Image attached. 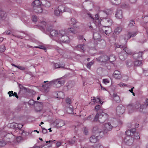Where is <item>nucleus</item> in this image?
<instances>
[{
  "instance_id": "f257e3e1",
  "label": "nucleus",
  "mask_w": 148,
  "mask_h": 148,
  "mask_svg": "<svg viewBox=\"0 0 148 148\" xmlns=\"http://www.w3.org/2000/svg\"><path fill=\"white\" fill-rule=\"evenodd\" d=\"M77 32V30L73 28H68L67 30H61L59 32L55 30H53L51 31L50 35L56 37V40L59 43H68L70 41L69 37L68 36L69 33L71 32L75 34Z\"/></svg>"
},
{
  "instance_id": "f03ea898",
  "label": "nucleus",
  "mask_w": 148,
  "mask_h": 148,
  "mask_svg": "<svg viewBox=\"0 0 148 148\" xmlns=\"http://www.w3.org/2000/svg\"><path fill=\"white\" fill-rule=\"evenodd\" d=\"M107 114L102 112L101 113H99L98 112L95 116L93 120L95 121H98L101 123H103L108 118Z\"/></svg>"
},
{
  "instance_id": "7ed1b4c3",
  "label": "nucleus",
  "mask_w": 148,
  "mask_h": 148,
  "mask_svg": "<svg viewBox=\"0 0 148 148\" xmlns=\"http://www.w3.org/2000/svg\"><path fill=\"white\" fill-rule=\"evenodd\" d=\"M92 132L93 134L95 135L100 136L101 137H102L104 135L103 132L101 131L100 127L98 126H96L93 127Z\"/></svg>"
},
{
  "instance_id": "20e7f679",
  "label": "nucleus",
  "mask_w": 148,
  "mask_h": 148,
  "mask_svg": "<svg viewBox=\"0 0 148 148\" xmlns=\"http://www.w3.org/2000/svg\"><path fill=\"white\" fill-rule=\"evenodd\" d=\"M51 82H53L52 83V85H53L54 87L57 88L60 87L61 85H63L64 83V80L61 78L54 79Z\"/></svg>"
},
{
  "instance_id": "39448f33",
  "label": "nucleus",
  "mask_w": 148,
  "mask_h": 148,
  "mask_svg": "<svg viewBox=\"0 0 148 148\" xmlns=\"http://www.w3.org/2000/svg\"><path fill=\"white\" fill-rule=\"evenodd\" d=\"M52 82L51 81L49 82L48 81H44L43 84H42V87L44 89L45 92H47L52 85Z\"/></svg>"
},
{
  "instance_id": "423d86ee",
  "label": "nucleus",
  "mask_w": 148,
  "mask_h": 148,
  "mask_svg": "<svg viewBox=\"0 0 148 148\" xmlns=\"http://www.w3.org/2000/svg\"><path fill=\"white\" fill-rule=\"evenodd\" d=\"M53 124L55 125L56 127L57 128H60L64 125L65 123L63 120L57 119L53 122Z\"/></svg>"
},
{
  "instance_id": "0eeeda50",
  "label": "nucleus",
  "mask_w": 148,
  "mask_h": 148,
  "mask_svg": "<svg viewBox=\"0 0 148 148\" xmlns=\"http://www.w3.org/2000/svg\"><path fill=\"white\" fill-rule=\"evenodd\" d=\"M126 44V43L125 44V43L122 45H119L118 44H116L115 45V47L117 48H121L124 47L123 49L124 51L123 52H124L125 54H131L132 52L131 50L126 47H125V46Z\"/></svg>"
},
{
  "instance_id": "6e6552de",
  "label": "nucleus",
  "mask_w": 148,
  "mask_h": 148,
  "mask_svg": "<svg viewBox=\"0 0 148 148\" xmlns=\"http://www.w3.org/2000/svg\"><path fill=\"white\" fill-rule=\"evenodd\" d=\"M125 108L122 105H120L116 107V113L117 115L120 116L125 112Z\"/></svg>"
},
{
  "instance_id": "1a4fd4ad",
  "label": "nucleus",
  "mask_w": 148,
  "mask_h": 148,
  "mask_svg": "<svg viewBox=\"0 0 148 148\" xmlns=\"http://www.w3.org/2000/svg\"><path fill=\"white\" fill-rule=\"evenodd\" d=\"M134 108L140 112L142 111L143 110L146 108L145 105H141L139 103H137L134 105Z\"/></svg>"
},
{
  "instance_id": "9d476101",
  "label": "nucleus",
  "mask_w": 148,
  "mask_h": 148,
  "mask_svg": "<svg viewBox=\"0 0 148 148\" xmlns=\"http://www.w3.org/2000/svg\"><path fill=\"white\" fill-rule=\"evenodd\" d=\"M124 141L127 145H131L133 143V139L131 136H126L124 139Z\"/></svg>"
},
{
  "instance_id": "9b49d317",
  "label": "nucleus",
  "mask_w": 148,
  "mask_h": 148,
  "mask_svg": "<svg viewBox=\"0 0 148 148\" xmlns=\"http://www.w3.org/2000/svg\"><path fill=\"white\" fill-rule=\"evenodd\" d=\"M96 59L98 61L105 62L109 60V57L106 55H103L97 58Z\"/></svg>"
},
{
  "instance_id": "f8f14e48",
  "label": "nucleus",
  "mask_w": 148,
  "mask_h": 148,
  "mask_svg": "<svg viewBox=\"0 0 148 148\" xmlns=\"http://www.w3.org/2000/svg\"><path fill=\"white\" fill-rule=\"evenodd\" d=\"M113 75L114 77L116 79H120L122 78L121 72L117 70L114 71Z\"/></svg>"
},
{
  "instance_id": "ddd939ff",
  "label": "nucleus",
  "mask_w": 148,
  "mask_h": 148,
  "mask_svg": "<svg viewBox=\"0 0 148 148\" xmlns=\"http://www.w3.org/2000/svg\"><path fill=\"white\" fill-rule=\"evenodd\" d=\"M103 19V21L106 24V25L104 27H109L112 24V21L110 18H102Z\"/></svg>"
},
{
  "instance_id": "4468645a",
  "label": "nucleus",
  "mask_w": 148,
  "mask_h": 148,
  "mask_svg": "<svg viewBox=\"0 0 148 148\" xmlns=\"http://www.w3.org/2000/svg\"><path fill=\"white\" fill-rule=\"evenodd\" d=\"M136 32L128 33L127 35V38H124V41L125 42V44L127 42L128 39H129L130 38L134 37L136 35Z\"/></svg>"
},
{
  "instance_id": "2eb2a0df",
  "label": "nucleus",
  "mask_w": 148,
  "mask_h": 148,
  "mask_svg": "<svg viewBox=\"0 0 148 148\" xmlns=\"http://www.w3.org/2000/svg\"><path fill=\"white\" fill-rule=\"evenodd\" d=\"M142 52L137 51L133 54V58L135 59H139L142 57Z\"/></svg>"
},
{
  "instance_id": "dca6fc26",
  "label": "nucleus",
  "mask_w": 148,
  "mask_h": 148,
  "mask_svg": "<svg viewBox=\"0 0 148 148\" xmlns=\"http://www.w3.org/2000/svg\"><path fill=\"white\" fill-rule=\"evenodd\" d=\"M112 128V126L111 125L110 123H105L103 127V129L105 132L110 131L111 130Z\"/></svg>"
},
{
  "instance_id": "f3484780",
  "label": "nucleus",
  "mask_w": 148,
  "mask_h": 148,
  "mask_svg": "<svg viewBox=\"0 0 148 148\" xmlns=\"http://www.w3.org/2000/svg\"><path fill=\"white\" fill-rule=\"evenodd\" d=\"M42 4V1L40 2L39 0H35L32 3V5L33 7V8L40 6Z\"/></svg>"
},
{
  "instance_id": "a211bd4d",
  "label": "nucleus",
  "mask_w": 148,
  "mask_h": 148,
  "mask_svg": "<svg viewBox=\"0 0 148 148\" xmlns=\"http://www.w3.org/2000/svg\"><path fill=\"white\" fill-rule=\"evenodd\" d=\"M46 23L45 21H42L41 23V25H40L39 26V28L43 30L45 29V27L46 29L48 31H50L51 29H48V27H46Z\"/></svg>"
},
{
  "instance_id": "6ab92c4d",
  "label": "nucleus",
  "mask_w": 148,
  "mask_h": 148,
  "mask_svg": "<svg viewBox=\"0 0 148 148\" xmlns=\"http://www.w3.org/2000/svg\"><path fill=\"white\" fill-rule=\"evenodd\" d=\"M7 15V14L5 12L0 8V18L4 19L6 18Z\"/></svg>"
},
{
  "instance_id": "aec40b11",
  "label": "nucleus",
  "mask_w": 148,
  "mask_h": 148,
  "mask_svg": "<svg viewBox=\"0 0 148 148\" xmlns=\"http://www.w3.org/2000/svg\"><path fill=\"white\" fill-rule=\"evenodd\" d=\"M135 131L136 130L135 129L128 130L126 131V134L127 135V136H130L132 137L133 136V132H135Z\"/></svg>"
},
{
  "instance_id": "412c9836",
  "label": "nucleus",
  "mask_w": 148,
  "mask_h": 148,
  "mask_svg": "<svg viewBox=\"0 0 148 148\" xmlns=\"http://www.w3.org/2000/svg\"><path fill=\"white\" fill-rule=\"evenodd\" d=\"M92 102L93 103V104H95L96 103H97L98 102H99V103L102 104V102L101 101L100 99L99 98H96L95 97H91Z\"/></svg>"
},
{
  "instance_id": "4be33fe9",
  "label": "nucleus",
  "mask_w": 148,
  "mask_h": 148,
  "mask_svg": "<svg viewBox=\"0 0 148 148\" xmlns=\"http://www.w3.org/2000/svg\"><path fill=\"white\" fill-rule=\"evenodd\" d=\"M67 112L69 114H72L73 113V106L69 105L67 106L66 109Z\"/></svg>"
},
{
  "instance_id": "5701e85b",
  "label": "nucleus",
  "mask_w": 148,
  "mask_h": 148,
  "mask_svg": "<svg viewBox=\"0 0 148 148\" xmlns=\"http://www.w3.org/2000/svg\"><path fill=\"white\" fill-rule=\"evenodd\" d=\"M116 17L119 19H121L123 17L122 13L121 10H118L116 12V14H115Z\"/></svg>"
},
{
  "instance_id": "b1692460",
  "label": "nucleus",
  "mask_w": 148,
  "mask_h": 148,
  "mask_svg": "<svg viewBox=\"0 0 148 148\" xmlns=\"http://www.w3.org/2000/svg\"><path fill=\"white\" fill-rule=\"evenodd\" d=\"M33 10L34 12L38 13H40L42 11V9L41 7V6L34 8Z\"/></svg>"
},
{
  "instance_id": "393cba45",
  "label": "nucleus",
  "mask_w": 148,
  "mask_h": 148,
  "mask_svg": "<svg viewBox=\"0 0 148 148\" xmlns=\"http://www.w3.org/2000/svg\"><path fill=\"white\" fill-rule=\"evenodd\" d=\"M127 54H125L124 52L123 51L120 53L119 54V57L120 59L122 60H124L126 57Z\"/></svg>"
},
{
  "instance_id": "a878e982",
  "label": "nucleus",
  "mask_w": 148,
  "mask_h": 148,
  "mask_svg": "<svg viewBox=\"0 0 148 148\" xmlns=\"http://www.w3.org/2000/svg\"><path fill=\"white\" fill-rule=\"evenodd\" d=\"M98 136H92L90 138V142L93 143H96L98 140L97 137Z\"/></svg>"
},
{
  "instance_id": "bb28decb",
  "label": "nucleus",
  "mask_w": 148,
  "mask_h": 148,
  "mask_svg": "<svg viewBox=\"0 0 148 148\" xmlns=\"http://www.w3.org/2000/svg\"><path fill=\"white\" fill-rule=\"evenodd\" d=\"M122 28L121 27H116L114 30V32L116 34H119L122 31Z\"/></svg>"
},
{
  "instance_id": "cd10ccee",
  "label": "nucleus",
  "mask_w": 148,
  "mask_h": 148,
  "mask_svg": "<svg viewBox=\"0 0 148 148\" xmlns=\"http://www.w3.org/2000/svg\"><path fill=\"white\" fill-rule=\"evenodd\" d=\"M42 5L46 7H49L50 6V3L49 2L45 0H42Z\"/></svg>"
},
{
  "instance_id": "c85d7f7f",
  "label": "nucleus",
  "mask_w": 148,
  "mask_h": 148,
  "mask_svg": "<svg viewBox=\"0 0 148 148\" xmlns=\"http://www.w3.org/2000/svg\"><path fill=\"white\" fill-rule=\"evenodd\" d=\"M113 99L116 102L119 103L120 101V97L116 94H114L113 95Z\"/></svg>"
},
{
  "instance_id": "c756f323",
  "label": "nucleus",
  "mask_w": 148,
  "mask_h": 148,
  "mask_svg": "<svg viewBox=\"0 0 148 148\" xmlns=\"http://www.w3.org/2000/svg\"><path fill=\"white\" fill-rule=\"evenodd\" d=\"M76 48L77 50H79L80 51H84V45H78L76 47Z\"/></svg>"
},
{
  "instance_id": "7c9ffc66",
  "label": "nucleus",
  "mask_w": 148,
  "mask_h": 148,
  "mask_svg": "<svg viewBox=\"0 0 148 148\" xmlns=\"http://www.w3.org/2000/svg\"><path fill=\"white\" fill-rule=\"evenodd\" d=\"M8 93L9 94V96L10 97L14 95L16 98H18V97L17 94V93L16 92H14V93H13V91H12L8 92Z\"/></svg>"
},
{
  "instance_id": "2f4dec72",
  "label": "nucleus",
  "mask_w": 148,
  "mask_h": 148,
  "mask_svg": "<svg viewBox=\"0 0 148 148\" xmlns=\"http://www.w3.org/2000/svg\"><path fill=\"white\" fill-rule=\"evenodd\" d=\"M95 24L96 26H100L101 25V22L102 21H101L99 19L97 18L95 20L93 21Z\"/></svg>"
},
{
  "instance_id": "473e14b6",
  "label": "nucleus",
  "mask_w": 148,
  "mask_h": 148,
  "mask_svg": "<svg viewBox=\"0 0 148 148\" xmlns=\"http://www.w3.org/2000/svg\"><path fill=\"white\" fill-rule=\"evenodd\" d=\"M93 37L95 39H99L100 38L101 36L100 34L97 32H94L93 34Z\"/></svg>"
},
{
  "instance_id": "72a5a7b5",
  "label": "nucleus",
  "mask_w": 148,
  "mask_h": 148,
  "mask_svg": "<svg viewBox=\"0 0 148 148\" xmlns=\"http://www.w3.org/2000/svg\"><path fill=\"white\" fill-rule=\"evenodd\" d=\"M133 136L134 137V138L136 139H138L140 138V137L139 136V134L137 132H133Z\"/></svg>"
},
{
  "instance_id": "f704fd0d",
  "label": "nucleus",
  "mask_w": 148,
  "mask_h": 148,
  "mask_svg": "<svg viewBox=\"0 0 148 148\" xmlns=\"http://www.w3.org/2000/svg\"><path fill=\"white\" fill-rule=\"evenodd\" d=\"M58 97L60 99H63L64 97V93L61 91L59 92L57 94Z\"/></svg>"
},
{
  "instance_id": "c9c22d12",
  "label": "nucleus",
  "mask_w": 148,
  "mask_h": 148,
  "mask_svg": "<svg viewBox=\"0 0 148 148\" xmlns=\"http://www.w3.org/2000/svg\"><path fill=\"white\" fill-rule=\"evenodd\" d=\"M52 65L53 66L54 69H57L58 68H62L63 66H60V65L58 63H53Z\"/></svg>"
},
{
  "instance_id": "e433bc0d",
  "label": "nucleus",
  "mask_w": 148,
  "mask_h": 148,
  "mask_svg": "<svg viewBox=\"0 0 148 148\" xmlns=\"http://www.w3.org/2000/svg\"><path fill=\"white\" fill-rule=\"evenodd\" d=\"M58 10L61 12H64L65 7L64 5H60L58 7Z\"/></svg>"
},
{
  "instance_id": "4c0bfd02",
  "label": "nucleus",
  "mask_w": 148,
  "mask_h": 148,
  "mask_svg": "<svg viewBox=\"0 0 148 148\" xmlns=\"http://www.w3.org/2000/svg\"><path fill=\"white\" fill-rule=\"evenodd\" d=\"M141 63V61L139 60L135 61L134 62V65L136 66H140Z\"/></svg>"
},
{
  "instance_id": "58836bf2",
  "label": "nucleus",
  "mask_w": 148,
  "mask_h": 148,
  "mask_svg": "<svg viewBox=\"0 0 148 148\" xmlns=\"http://www.w3.org/2000/svg\"><path fill=\"white\" fill-rule=\"evenodd\" d=\"M109 60L110 62H112L115 60V56L114 55H111L110 57H109Z\"/></svg>"
},
{
  "instance_id": "ea45409f",
  "label": "nucleus",
  "mask_w": 148,
  "mask_h": 148,
  "mask_svg": "<svg viewBox=\"0 0 148 148\" xmlns=\"http://www.w3.org/2000/svg\"><path fill=\"white\" fill-rule=\"evenodd\" d=\"M133 62L131 60H128L126 61V64L128 67L131 66Z\"/></svg>"
},
{
  "instance_id": "a19ab883",
  "label": "nucleus",
  "mask_w": 148,
  "mask_h": 148,
  "mask_svg": "<svg viewBox=\"0 0 148 148\" xmlns=\"http://www.w3.org/2000/svg\"><path fill=\"white\" fill-rule=\"evenodd\" d=\"M110 1L112 3L115 5L119 4L120 2V0H110Z\"/></svg>"
},
{
  "instance_id": "79ce46f5",
  "label": "nucleus",
  "mask_w": 148,
  "mask_h": 148,
  "mask_svg": "<svg viewBox=\"0 0 148 148\" xmlns=\"http://www.w3.org/2000/svg\"><path fill=\"white\" fill-rule=\"evenodd\" d=\"M17 126H18V124L15 123H12L10 124V127H11L14 129H16Z\"/></svg>"
},
{
  "instance_id": "37998d69",
  "label": "nucleus",
  "mask_w": 148,
  "mask_h": 148,
  "mask_svg": "<svg viewBox=\"0 0 148 148\" xmlns=\"http://www.w3.org/2000/svg\"><path fill=\"white\" fill-rule=\"evenodd\" d=\"M5 50V47L4 45H2L0 46V52H4Z\"/></svg>"
},
{
  "instance_id": "c03bdc74",
  "label": "nucleus",
  "mask_w": 148,
  "mask_h": 148,
  "mask_svg": "<svg viewBox=\"0 0 148 148\" xmlns=\"http://www.w3.org/2000/svg\"><path fill=\"white\" fill-rule=\"evenodd\" d=\"M68 84V85H67V87L68 89L71 88L74 86V85L73 84V82H69Z\"/></svg>"
},
{
  "instance_id": "a18cd8bd",
  "label": "nucleus",
  "mask_w": 148,
  "mask_h": 148,
  "mask_svg": "<svg viewBox=\"0 0 148 148\" xmlns=\"http://www.w3.org/2000/svg\"><path fill=\"white\" fill-rule=\"evenodd\" d=\"M6 144V142L3 139L0 140V147L5 146Z\"/></svg>"
},
{
  "instance_id": "49530a36",
  "label": "nucleus",
  "mask_w": 148,
  "mask_h": 148,
  "mask_svg": "<svg viewBox=\"0 0 148 148\" xmlns=\"http://www.w3.org/2000/svg\"><path fill=\"white\" fill-rule=\"evenodd\" d=\"M88 15L93 19V21H94V20H95V19H97V18L99 19V18L98 17V16L97 14H96L95 15V18H93V17H92V16L91 14H88Z\"/></svg>"
},
{
  "instance_id": "de8ad7c7",
  "label": "nucleus",
  "mask_w": 148,
  "mask_h": 148,
  "mask_svg": "<svg viewBox=\"0 0 148 148\" xmlns=\"http://www.w3.org/2000/svg\"><path fill=\"white\" fill-rule=\"evenodd\" d=\"M34 47L36 48H40L41 49L45 50L46 47L42 45H39L38 46Z\"/></svg>"
},
{
  "instance_id": "09e8293b",
  "label": "nucleus",
  "mask_w": 148,
  "mask_h": 148,
  "mask_svg": "<svg viewBox=\"0 0 148 148\" xmlns=\"http://www.w3.org/2000/svg\"><path fill=\"white\" fill-rule=\"evenodd\" d=\"M95 109L96 111L99 110L100 112H101V107L99 105H97L95 107Z\"/></svg>"
},
{
  "instance_id": "8fccbe9b",
  "label": "nucleus",
  "mask_w": 148,
  "mask_h": 148,
  "mask_svg": "<svg viewBox=\"0 0 148 148\" xmlns=\"http://www.w3.org/2000/svg\"><path fill=\"white\" fill-rule=\"evenodd\" d=\"M94 63V62L92 61L89 62L87 64V67L88 68L90 69L91 66Z\"/></svg>"
},
{
  "instance_id": "3c124183",
  "label": "nucleus",
  "mask_w": 148,
  "mask_h": 148,
  "mask_svg": "<svg viewBox=\"0 0 148 148\" xmlns=\"http://www.w3.org/2000/svg\"><path fill=\"white\" fill-rule=\"evenodd\" d=\"M55 140H49V141H46V143H49L50 144L49 145V146H50L52 143H55Z\"/></svg>"
},
{
  "instance_id": "603ef678",
  "label": "nucleus",
  "mask_w": 148,
  "mask_h": 148,
  "mask_svg": "<svg viewBox=\"0 0 148 148\" xmlns=\"http://www.w3.org/2000/svg\"><path fill=\"white\" fill-rule=\"evenodd\" d=\"M21 134L23 136H27L29 135V133L25 132L24 130H22Z\"/></svg>"
},
{
  "instance_id": "864d4df0",
  "label": "nucleus",
  "mask_w": 148,
  "mask_h": 148,
  "mask_svg": "<svg viewBox=\"0 0 148 148\" xmlns=\"http://www.w3.org/2000/svg\"><path fill=\"white\" fill-rule=\"evenodd\" d=\"M60 12H61L58 9L55 10L54 11L55 14L57 16H58L60 15Z\"/></svg>"
},
{
  "instance_id": "5fc2aeb1",
  "label": "nucleus",
  "mask_w": 148,
  "mask_h": 148,
  "mask_svg": "<svg viewBox=\"0 0 148 148\" xmlns=\"http://www.w3.org/2000/svg\"><path fill=\"white\" fill-rule=\"evenodd\" d=\"M6 136L10 140L13 137V136L12 134H6Z\"/></svg>"
},
{
  "instance_id": "6e6d98bb",
  "label": "nucleus",
  "mask_w": 148,
  "mask_h": 148,
  "mask_svg": "<svg viewBox=\"0 0 148 148\" xmlns=\"http://www.w3.org/2000/svg\"><path fill=\"white\" fill-rule=\"evenodd\" d=\"M19 87L20 89L21 90H27L26 88L23 86V85L21 84H19Z\"/></svg>"
},
{
  "instance_id": "4d7b16f0",
  "label": "nucleus",
  "mask_w": 148,
  "mask_h": 148,
  "mask_svg": "<svg viewBox=\"0 0 148 148\" xmlns=\"http://www.w3.org/2000/svg\"><path fill=\"white\" fill-rule=\"evenodd\" d=\"M75 141L76 140H75V137H74L72 140L71 141H69V143L71 144H73L75 143Z\"/></svg>"
},
{
  "instance_id": "13d9d810",
  "label": "nucleus",
  "mask_w": 148,
  "mask_h": 148,
  "mask_svg": "<svg viewBox=\"0 0 148 148\" xmlns=\"http://www.w3.org/2000/svg\"><path fill=\"white\" fill-rule=\"evenodd\" d=\"M133 108V107L131 105H129L128 106V108L129 109V112L132 113L133 112V110H130V109H132Z\"/></svg>"
},
{
  "instance_id": "bf43d9fd",
  "label": "nucleus",
  "mask_w": 148,
  "mask_h": 148,
  "mask_svg": "<svg viewBox=\"0 0 148 148\" xmlns=\"http://www.w3.org/2000/svg\"><path fill=\"white\" fill-rule=\"evenodd\" d=\"M71 24L73 25L75 24L76 23V20L73 18L71 19Z\"/></svg>"
},
{
  "instance_id": "052dcab7",
  "label": "nucleus",
  "mask_w": 148,
  "mask_h": 148,
  "mask_svg": "<svg viewBox=\"0 0 148 148\" xmlns=\"http://www.w3.org/2000/svg\"><path fill=\"white\" fill-rule=\"evenodd\" d=\"M134 24H135V22H134L133 20L131 21L130 22L129 24V26L130 27H131L134 25Z\"/></svg>"
},
{
  "instance_id": "680f3d73",
  "label": "nucleus",
  "mask_w": 148,
  "mask_h": 148,
  "mask_svg": "<svg viewBox=\"0 0 148 148\" xmlns=\"http://www.w3.org/2000/svg\"><path fill=\"white\" fill-rule=\"evenodd\" d=\"M32 21L35 22H36L37 21L38 18L36 16H33L32 17Z\"/></svg>"
},
{
  "instance_id": "e2e57ef3",
  "label": "nucleus",
  "mask_w": 148,
  "mask_h": 148,
  "mask_svg": "<svg viewBox=\"0 0 148 148\" xmlns=\"http://www.w3.org/2000/svg\"><path fill=\"white\" fill-rule=\"evenodd\" d=\"M103 70V68L101 67L98 68L97 70V72L98 73L100 74L101 73Z\"/></svg>"
},
{
  "instance_id": "0e129e2a",
  "label": "nucleus",
  "mask_w": 148,
  "mask_h": 148,
  "mask_svg": "<svg viewBox=\"0 0 148 148\" xmlns=\"http://www.w3.org/2000/svg\"><path fill=\"white\" fill-rule=\"evenodd\" d=\"M118 85L120 87L122 86L123 87H125L127 86L126 84L122 82L119 83L118 84Z\"/></svg>"
},
{
  "instance_id": "69168bd1",
  "label": "nucleus",
  "mask_w": 148,
  "mask_h": 148,
  "mask_svg": "<svg viewBox=\"0 0 148 148\" xmlns=\"http://www.w3.org/2000/svg\"><path fill=\"white\" fill-rule=\"evenodd\" d=\"M17 68L19 69L22 70H24L25 69V68L23 66H18Z\"/></svg>"
},
{
  "instance_id": "338daca9",
  "label": "nucleus",
  "mask_w": 148,
  "mask_h": 148,
  "mask_svg": "<svg viewBox=\"0 0 148 148\" xmlns=\"http://www.w3.org/2000/svg\"><path fill=\"white\" fill-rule=\"evenodd\" d=\"M109 80L107 79H104L103 80V82H104L105 84H106L109 82Z\"/></svg>"
},
{
  "instance_id": "774afa93",
  "label": "nucleus",
  "mask_w": 148,
  "mask_h": 148,
  "mask_svg": "<svg viewBox=\"0 0 148 148\" xmlns=\"http://www.w3.org/2000/svg\"><path fill=\"white\" fill-rule=\"evenodd\" d=\"M143 73L145 76H148V69L143 71Z\"/></svg>"
}]
</instances>
